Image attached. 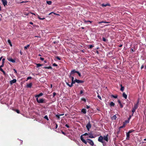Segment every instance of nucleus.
Wrapping results in <instances>:
<instances>
[{
  "label": "nucleus",
  "mask_w": 146,
  "mask_h": 146,
  "mask_svg": "<svg viewBox=\"0 0 146 146\" xmlns=\"http://www.w3.org/2000/svg\"><path fill=\"white\" fill-rule=\"evenodd\" d=\"M88 142L92 146H93L94 145V143L93 141L90 139H88Z\"/></svg>",
  "instance_id": "nucleus-6"
},
{
  "label": "nucleus",
  "mask_w": 146,
  "mask_h": 146,
  "mask_svg": "<svg viewBox=\"0 0 146 146\" xmlns=\"http://www.w3.org/2000/svg\"><path fill=\"white\" fill-rule=\"evenodd\" d=\"M4 66V64H3L2 63V65L0 66V67L2 68Z\"/></svg>",
  "instance_id": "nucleus-48"
},
{
  "label": "nucleus",
  "mask_w": 146,
  "mask_h": 146,
  "mask_svg": "<svg viewBox=\"0 0 146 146\" xmlns=\"http://www.w3.org/2000/svg\"><path fill=\"white\" fill-rule=\"evenodd\" d=\"M83 93V92L82 90H81L80 92V94H82Z\"/></svg>",
  "instance_id": "nucleus-52"
},
{
  "label": "nucleus",
  "mask_w": 146,
  "mask_h": 146,
  "mask_svg": "<svg viewBox=\"0 0 146 146\" xmlns=\"http://www.w3.org/2000/svg\"><path fill=\"white\" fill-rule=\"evenodd\" d=\"M5 59L4 58H3L2 59V63L3 64H4L5 63Z\"/></svg>",
  "instance_id": "nucleus-36"
},
{
  "label": "nucleus",
  "mask_w": 146,
  "mask_h": 146,
  "mask_svg": "<svg viewBox=\"0 0 146 146\" xmlns=\"http://www.w3.org/2000/svg\"><path fill=\"white\" fill-rule=\"evenodd\" d=\"M43 95V94L42 93H41L39 94L38 95H37L35 96V97L36 98H38V97H39L40 96H41Z\"/></svg>",
  "instance_id": "nucleus-13"
},
{
  "label": "nucleus",
  "mask_w": 146,
  "mask_h": 146,
  "mask_svg": "<svg viewBox=\"0 0 146 146\" xmlns=\"http://www.w3.org/2000/svg\"><path fill=\"white\" fill-rule=\"evenodd\" d=\"M44 118L45 119H46L47 121H48L49 120L48 117L47 115H45L44 117Z\"/></svg>",
  "instance_id": "nucleus-32"
},
{
  "label": "nucleus",
  "mask_w": 146,
  "mask_h": 146,
  "mask_svg": "<svg viewBox=\"0 0 146 146\" xmlns=\"http://www.w3.org/2000/svg\"><path fill=\"white\" fill-rule=\"evenodd\" d=\"M88 133H85L83 135H85H85H88Z\"/></svg>",
  "instance_id": "nucleus-61"
},
{
  "label": "nucleus",
  "mask_w": 146,
  "mask_h": 146,
  "mask_svg": "<svg viewBox=\"0 0 146 146\" xmlns=\"http://www.w3.org/2000/svg\"><path fill=\"white\" fill-rule=\"evenodd\" d=\"M0 70L1 72H2V71L3 70V69L2 68L0 67Z\"/></svg>",
  "instance_id": "nucleus-59"
},
{
  "label": "nucleus",
  "mask_w": 146,
  "mask_h": 146,
  "mask_svg": "<svg viewBox=\"0 0 146 146\" xmlns=\"http://www.w3.org/2000/svg\"><path fill=\"white\" fill-rule=\"evenodd\" d=\"M125 126V123H123V125L122 126H121L120 127H119V131L117 133H118L120 129L121 128H123Z\"/></svg>",
  "instance_id": "nucleus-16"
},
{
  "label": "nucleus",
  "mask_w": 146,
  "mask_h": 146,
  "mask_svg": "<svg viewBox=\"0 0 146 146\" xmlns=\"http://www.w3.org/2000/svg\"><path fill=\"white\" fill-rule=\"evenodd\" d=\"M75 82H76L75 81V80H74L72 81V82L71 83L70 85H69V86L70 87H71L72 86L73 84H74Z\"/></svg>",
  "instance_id": "nucleus-14"
},
{
  "label": "nucleus",
  "mask_w": 146,
  "mask_h": 146,
  "mask_svg": "<svg viewBox=\"0 0 146 146\" xmlns=\"http://www.w3.org/2000/svg\"><path fill=\"white\" fill-rule=\"evenodd\" d=\"M77 72H78V71H76L75 69H73L72 71H71V72L70 73V74L69 76V77H71V75L75 73H77Z\"/></svg>",
  "instance_id": "nucleus-5"
},
{
  "label": "nucleus",
  "mask_w": 146,
  "mask_h": 146,
  "mask_svg": "<svg viewBox=\"0 0 146 146\" xmlns=\"http://www.w3.org/2000/svg\"><path fill=\"white\" fill-rule=\"evenodd\" d=\"M40 59L41 60L43 61L44 60V58H43L40 57Z\"/></svg>",
  "instance_id": "nucleus-43"
},
{
  "label": "nucleus",
  "mask_w": 146,
  "mask_h": 146,
  "mask_svg": "<svg viewBox=\"0 0 146 146\" xmlns=\"http://www.w3.org/2000/svg\"><path fill=\"white\" fill-rule=\"evenodd\" d=\"M101 6L102 7H106L107 6H108L109 7L111 6L110 5L109 3H107L106 4H102L101 5Z\"/></svg>",
  "instance_id": "nucleus-12"
},
{
  "label": "nucleus",
  "mask_w": 146,
  "mask_h": 146,
  "mask_svg": "<svg viewBox=\"0 0 146 146\" xmlns=\"http://www.w3.org/2000/svg\"><path fill=\"white\" fill-rule=\"evenodd\" d=\"M36 100L37 102L39 103H44V100L43 98L38 99V98H36Z\"/></svg>",
  "instance_id": "nucleus-3"
},
{
  "label": "nucleus",
  "mask_w": 146,
  "mask_h": 146,
  "mask_svg": "<svg viewBox=\"0 0 146 146\" xmlns=\"http://www.w3.org/2000/svg\"><path fill=\"white\" fill-rule=\"evenodd\" d=\"M139 102V100H138L137 103L134 105L133 108L132 110V115H133L135 111L136 110L137 108Z\"/></svg>",
  "instance_id": "nucleus-2"
},
{
  "label": "nucleus",
  "mask_w": 146,
  "mask_h": 146,
  "mask_svg": "<svg viewBox=\"0 0 146 146\" xmlns=\"http://www.w3.org/2000/svg\"><path fill=\"white\" fill-rule=\"evenodd\" d=\"M134 131V130H133V129H131L130 130H129L127 133H129L130 134V133H132V132Z\"/></svg>",
  "instance_id": "nucleus-34"
},
{
  "label": "nucleus",
  "mask_w": 146,
  "mask_h": 146,
  "mask_svg": "<svg viewBox=\"0 0 146 146\" xmlns=\"http://www.w3.org/2000/svg\"><path fill=\"white\" fill-rule=\"evenodd\" d=\"M8 42L10 46H12V45L11 40L9 39L8 40Z\"/></svg>",
  "instance_id": "nucleus-26"
},
{
  "label": "nucleus",
  "mask_w": 146,
  "mask_h": 146,
  "mask_svg": "<svg viewBox=\"0 0 146 146\" xmlns=\"http://www.w3.org/2000/svg\"><path fill=\"white\" fill-rule=\"evenodd\" d=\"M90 108V107L89 106H88L87 105L86 106V108L87 109H89Z\"/></svg>",
  "instance_id": "nucleus-58"
},
{
  "label": "nucleus",
  "mask_w": 146,
  "mask_h": 146,
  "mask_svg": "<svg viewBox=\"0 0 146 146\" xmlns=\"http://www.w3.org/2000/svg\"><path fill=\"white\" fill-rule=\"evenodd\" d=\"M7 60L13 63H15V60L12 59L11 58H7Z\"/></svg>",
  "instance_id": "nucleus-8"
},
{
  "label": "nucleus",
  "mask_w": 146,
  "mask_h": 146,
  "mask_svg": "<svg viewBox=\"0 0 146 146\" xmlns=\"http://www.w3.org/2000/svg\"><path fill=\"white\" fill-rule=\"evenodd\" d=\"M81 111L84 114H86V109H82Z\"/></svg>",
  "instance_id": "nucleus-18"
},
{
  "label": "nucleus",
  "mask_w": 146,
  "mask_h": 146,
  "mask_svg": "<svg viewBox=\"0 0 146 146\" xmlns=\"http://www.w3.org/2000/svg\"><path fill=\"white\" fill-rule=\"evenodd\" d=\"M120 105L121 108H122L123 107V106L122 104H120Z\"/></svg>",
  "instance_id": "nucleus-60"
},
{
  "label": "nucleus",
  "mask_w": 146,
  "mask_h": 146,
  "mask_svg": "<svg viewBox=\"0 0 146 146\" xmlns=\"http://www.w3.org/2000/svg\"><path fill=\"white\" fill-rule=\"evenodd\" d=\"M32 83H30L27 84V88H31L32 86Z\"/></svg>",
  "instance_id": "nucleus-17"
},
{
  "label": "nucleus",
  "mask_w": 146,
  "mask_h": 146,
  "mask_svg": "<svg viewBox=\"0 0 146 146\" xmlns=\"http://www.w3.org/2000/svg\"><path fill=\"white\" fill-rule=\"evenodd\" d=\"M44 68L45 69H52V67L51 66H49V67H44Z\"/></svg>",
  "instance_id": "nucleus-24"
},
{
  "label": "nucleus",
  "mask_w": 146,
  "mask_h": 146,
  "mask_svg": "<svg viewBox=\"0 0 146 146\" xmlns=\"http://www.w3.org/2000/svg\"><path fill=\"white\" fill-rule=\"evenodd\" d=\"M91 127V125L90 123V121H89L88 123L86 125V127L87 130L89 131Z\"/></svg>",
  "instance_id": "nucleus-4"
},
{
  "label": "nucleus",
  "mask_w": 146,
  "mask_h": 146,
  "mask_svg": "<svg viewBox=\"0 0 146 146\" xmlns=\"http://www.w3.org/2000/svg\"><path fill=\"white\" fill-rule=\"evenodd\" d=\"M29 13H31V14H32V15H36V14L35 13H32L31 12H29Z\"/></svg>",
  "instance_id": "nucleus-53"
},
{
  "label": "nucleus",
  "mask_w": 146,
  "mask_h": 146,
  "mask_svg": "<svg viewBox=\"0 0 146 146\" xmlns=\"http://www.w3.org/2000/svg\"><path fill=\"white\" fill-rule=\"evenodd\" d=\"M56 93L55 92H54L53 93V97H54L56 95Z\"/></svg>",
  "instance_id": "nucleus-44"
},
{
  "label": "nucleus",
  "mask_w": 146,
  "mask_h": 146,
  "mask_svg": "<svg viewBox=\"0 0 146 146\" xmlns=\"http://www.w3.org/2000/svg\"><path fill=\"white\" fill-rule=\"evenodd\" d=\"M126 139L129 140V134L127 132L126 133Z\"/></svg>",
  "instance_id": "nucleus-19"
},
{
  "label": "nucleus",
  "mask_w": 146,
  "mask_h": 146,
  "mask_svg": "<svg viewBox=\"0 0 146 146\" xmlns=\"http://www.w3.org/2000/svg\"><path fill=\"white\" fill-rule=\"evenodd\" d=\"M108 135H107L106 136H104V137L102 136H100L98 137V141L102 143H103L104 142V140L108 142Z\"/></svg>",
  "instance_id": "nucleus-1"
},
{
  "label": "nucleus",
  "mask_w": 146,
  "mask_h": 146,
  "mask_svg": "<svg viewBox=\"0 0 146 146\" xmlns=\"http://www.w3.org/2000/svg\"><path fill=\"white\" fill-rule=\"evenodd\" d=\"M29 24H31V25H33V23L32 22H29Z\"/></svg>",
  "instance_id": "nucleus-64"
},
{
  "label": "nucleus",
  "mask_w": 146,
  "mask_h": 146,
  "mask_svg": "<svg viewBox=\"0 0 146 146\" xmlns=\"http://www.w3.org/2000/svg\"><path fill=\"white\" fill-rule=\"evenodd\" d=\"M17 80L16 79H13L10 81V84L11 85L12 84H13L15 83L16 82Z\"/></svg>",
  "instance_id": "nucleus-11"
},
{
  "label": "nucleus",
  "mask_w": 146,
  "mask_h": 146,
  "mask_svg": "<svg viewBox=\"0 0 146 146\" xmlns=\"http://www.w3.org/2000/svg\"><path fill=\"white\" fill-rule=\"evenodd\" d=\"M61 132L62 133V134H64V132L63 131V129H61Z\"/></svg>",
  "instance_id": "nucleus-54"
},
{
  "label": "nucleus",
  "mask_w": 146,
  "mask_h": 146,
  "mask_svg": "<svg viewBox=\"0 0 146 146\" xmlns=\"http://www.w3.org/2000/svg\"><path fill=\"white\" fill-rule=\"evenodd\" d=\"M83 135H82L80 136V139L85 144H86L87 143V141L84 140L83 137Z\"/></svg>",
  "instance_id": "nucleus-7"
},
{
  "label": "nucleus",
  "mask_w": 146,
  "mask_h": 146,
  "mask_svg": "<svg viewBox=\"0 0 146 146\" xmlns=\"http://www.w3.org/2000/svg\"><path fill=\"white\" fill-rule=\"evenodd\" d=\"M47 3L49 5H50L52 4V2L50 1H46Z\"/></svg>",
  "instance_id": "nucleus-31"
},
{
  "label": "nucleus",
  "mask_w": 146,
  "mask_h": 146,
  "mask_svg": "<svg viewBox=\"0 0 146 146\" xmlns=\"http://www.w3.org/2000/svg\"><path fill=\"white\" fill-rule=\"evenodd\" d=\"M81 100L82 101H84L85 102H86V100L84 98H82L81 99Z\"/></svg>",
  "instance_id": "nucleus-39"
},
{
  "label": "nucleus",
  "mask_w": 146,
  "mask_h": 146,
  "mask_svg": "<svg viewBox=\"0 0 146 146\" xmlns=\"http://www.w3.org/2000/svg\"><path fill=\"white\" fill-rule=\"evenodd\" d=\"M102 40L104 41H106V39L104 37H103L102 38Z\"/></svg>",
  "instance_id": "nucleus-42"
},
{
  "label": "nucleus",
  "mask_w": 146,
  "mask_h": 146,
  "mask_svg": "<svg viewBox=\"0 0 146 146\" xmlns=\"http://www.w3.org/2000/svg\"><path fill=\"white\" fill-rule=\"evenodd\" d=\"M37 17H38V18L40 19V20H44V19H45V18L44 17H42V18H41L40 17V16L38 15L37 14Z\"/></svg>",
  "instance_id": "nucleus-21"
},
{
  "label": "nucleus",
  "mask_w": 146,
  "mask_h": 146,
  "mask_svg": "<svg viewBox=\"0 0 146 146\" xmlns=\"http://www.w3.org/2000/svg\"><path fill=\"white\" fill-rule=\"evenodd\" d=\"M32 78V77H31V76H29L28 77H27V80H29V79H31Z\"/></svg>",
  "instance_id": "nucleus-41"
},
{
  "label": "nucleus",
  "mask_w": 146,
  "mask_h": 146,
  "mask_svg": "<svg viewBox=\"0 0 146 146\" xmlns=\"http://www.w3.org/2000/svg\"><path fill=\"white\" fill-rule=\"evenodd\" d=\"M30 46L29 44L27 45V46L24 47V49L26 50Z\"/></svg>",
  "instance_id": "nucleus-29"
},
{
  "label": "nucleus",
  "mask_w": 146,
  "mask_h": 146,
  "mask_svg": "<svg viewBox=\"0 0 146 146\" xmlns=\"http://www.w3.org/2000/svg\"><path fill=\"white\" fill-rule=\"evenodd\" d=\"M89 48L90 49H91L94 47V46L92 44H90L89 45Z\"/></svg>",
  "instance_id": "nucleus-33"
},
{
  "label": "nucleus",
  "mask_w": 146,
  "mask_h": 146,
  "mask_svg": "<svg viewBox=\"0 0 146 146\" xmlns=\"http://www.w3.org/2000/svg\"><path fill=\"white\" fill-rule=\"evenodd\" d=\"M2 72H3V73L4 75H5L6 74V73H5V71H4L3 70Z\"/></svg>",
  "instance_id": "nucleus-56"
},
{
  "label": "nucleus",
  "mask_w": 146,
  "mask_h": 146,
  "mask_svg": "<svg viewBox=\"0 0 146 146\" xmlns=\"http://www.w3.org/2000/svg\"><path fill=\"white\" fill-rule=\"evenodd\" d=\"M110 107L114 106L115 104L113 102H110Z\"/></svg>",
  "instance_id": "nucleus-22"
},
{
  "label": "nucleus",
  "mask_w": 146,
  "mask_h": 146,
  "mask_svg": "<svg viewBox=\"0 0 146 146\" xmlns=\"http://www.w3.org/2000/svg\"><path fill=\"white\" fill-rule=\"evenodd\" d=\"M125 122L126 123H129V120H126L125 121Z\"/></svg>",
  "instance_id": "nucleus-46"
},
{
  "label": "nucleus",
  "mask_w": 146,
  "mask_h": 146,
  "mask_svg": "<svg viewBox=\"0 0 146 146\" xmlns=\"http://www.w3.org/2000/svg\"><path fill=\"white\" fill-rule=\"evenodd\" d=\"M123 96L125 99H127V95L125 94V92H123Z\"/></svg>",
  "instance_id": "nucleus-15"
},
{
  "label": "nucleus",
  "mask_w": 146,
  "mask_h": 146,
  "mask_svg": "<svg viewBox=\"0 0 146 146\" xmlns=\"http://www.w3.org/2000/svg\"><path fill=\"white\" fill-rule=\"evenodd\" d=\"M98 97L101 100H102V98H101V97L99 95H98Z\"/></svg>",
  "instance_id": "nucleus-47"
},
{
  "label": "nucleus",
  "mask_w": 146,
  "mask_h": 146,
  "mask_svg": "<svg viewBox=\"0 0 146 146\" xmlns=\"http://www.w3.org/2000/svg\"><path fill=\"white\" fill-rule=\"evenodd\" d=\"M109 23L110 22H106V21H101V22H99L98 23V24H100V23Z\"/></svg>",
  "instance_id": "nucleus-27"
},
{
  "label": "nucleus",
  "mask_w": 146,
  "mask_h": 146,
  "mask_svg": "<svg viewBox=\"0 0 146 146\" xmlns=\"http://www.w3.org/2000/svg\"><path fill=\"white\" fill-rule=\"evenodd\" d=\"M121 88H120V90L121 91L123 92L124 90V87L122 86L121 84Z\"/></svg>",
  "instance_id": "nucleus-25"
},
{
  "label": "nucleus",
  "mask_w": 146,
  "mask_h": 146,
  "mask_svg": "<svg viewBox=\"0 0 146 146\" xmlns=\"http://www.w3.org/2000/svg\"><path fill=\"white\" fill-rule=\"evenodd\" d=\"M14 110L15 111L18 113H20V111L18 110L15 109V110Z\"/></svg>",
  "instance_id": "nucleus-30"
},
{
  "label": "nucleus",
  "mask_w": 146,
  "mask_h": 146,
  "mask_svg": "<svg viewBox=\"0 0 146 146\" xmlns=\"http://www.w3.org/2000/svg\"><path fill=\"white\" fill-rule=\"evenodd\" d=\"M74 76V75H73V76H72V75H71V77H70V78H72V79H71L72 81L74 80V77H73Z\"/></svg>",
  "instance_id": "nucleus-37"
},
{
  "label": "nucleus",
  "mask_w": 146,
  "mask_h": 146,
  "mask_svg": "<svg viewBox=\"0 0 146 146\" xmlns=\"http://www.w3.org/2000/svg\"><path fill=\"white\" fill-rule=\"evenodd\" d=\"M78 74V76H80V77H81V74L78 71V72H77V73Z\"/></svg>",
  "instance_id": "nucleus-40"
},
{
  "label": "nucleus",
  "mask_w": 146,
  "mask_h": 146,
  "mask_svg": "<svg viewBox=\"0 0 146 146\" xmlns=\"http://www.w3.org/2000/svg\"><path fill=\"white\" fill-rule=\"evenodd\" d=\"M36 67L38 68L40 66H43V64H40L39 63L36 64Z\"/></svg>",
  "instance_id": "nucleus-20"
},
{
  "label": "nucleus",
  "mask_w": 146,
  "mask_h": 146,
  "mask_svg": "<svg viewBox=\"0 0 146 146\" xmlns=\"http://www.w3.org/2000/svg\"><path fill=\"white\" fill-rule=\"evenodd\" d=\"M4 6L7 5V2L6 0H1Z\"/></svg>",
  "instance_id": "nucleus-9"
},
{
  "label": "nucleus",
  "mask_w": 146,
  "mask_h": 146,
  "mask_svg": "<svg viewBox=\"0 0 146 146\" xmlns=\"http://www.w3.org/2000/svg\"><path fill=\"white\" fill-rule=\"evenodd\" d=\"M111 96L114 98H117V95H115V96H114V95H111Z\"/></svg>",
  "instance_id": "nucleus-35"
},
{
  "label": "nucleus",
  "mask_w": 146,
  "mask_h": 146,
  "mask_svg": "<svg viewBox=\"0 0 146 146\" xmlns=\"http://www.w3.org/2000/svg\"><path fill=\"white\" fill-rule=\"evenodd\" d=\"M65 126L67 128H69L70 127L67 124H66Z\"/></svg>",
  "instance_id": "nucleus-57"
},
{
  "label": "nucleus",
  "mask_w": 146,
  "mask_h": 146,
  "mask_svg": "<svg viewBox=\"0 0 146 146\" xmlns=\"http://www.w3.org/2000/svg\"><path fill=\"white\" fill-rule=\"evenodd\" d=\"M123 46L122 44H120L119 45V47H121Z\"/></svg>",
  "instance_id": "nucleus-62"
},
{
  "label": "nucleus",
  "mask_w": 146,
  "mask_h": 146,
  "mask_svg": "<svg viewBox=\"0 0 146 146\" xmlns=\"http://www.w3.org/2000/svg\"><path fill=\"white\" fill-rule=\"evenodd\" d=\"M75 81L76 82L78 83H83L84 82V81L78 80L76 79H75Z\"/></svg>",
  "instance_id": "nucleus-10"
},
{
  "label": "nucleus",
  "mask_w": 146,
  "mask_h": 146,
  "mask_svg": "<svg viewBox=\"0 0 146 146\" xmlns=\"http://www.w3.org/2000/svg\"><path fill=\"white\" fill-rule=\"evenodd\" d=\"M117 118V117L115 115H113L111 119L113 120H115L116 119V118Z\"/></svg>",
  "instance_id": "nucleus-23"
},
{
  "label": "nucleus",
  "mask_w": 146,
  "mask_h": 146,
  "mask_svg": "<svg viewBox=\"0 0 146 146\" xmlns=\"http://www.w3.org/2000/svg\"><path fill=\"white\" fill-rule=\"evenodd\" d=\"M118 102L119 103V104H121V102L119 100H118Z\"/></svg>",
  "instance_id": "nucleus-49"
},
{
  "label": "nucleus",
  "mask_w": 146,
  "mask_h": 146,
  "mask_svg": "<svg viewBox=\"0 0 146 146\" xmlns=\"http://www.w3.org/2000/svg\"><path fill=\"white\" fill-rule=\"evenodd\" d=\"M83 21L85 23H87L88 22H90V23H91L92 22V21H86L84 19Z\"/></svg>",
  "instance_id": "nucleus-28"
},
{
  "label": "nucleus",
  "mask_w": 146,
  "mask_h": 146,
  "mask_svg": "<svg viewBox=\"0 0 146 146\" xmlns=\"http://www.w3.org/2000/svg\"><path fill=\"white\" fill-rule=\"evenodd\" d=\"M53 66H57V65L56 63H54L53 64Z\"/></svg>",
  "instance_id": "nucleus-51"
},
{
  "label": "nucleus",
  "mask_w": 146,
  "mask_h": 146,
  "mask_svg": "<svg viewBox=\"0 0 146 146\" xmlns=\"http://www.w3.org/2000/svg\"><path fill=\"white\" fill-rule=\"evenodd\" d=\"M103 144V146H106V144L105 143H104V142L103 143H102Z\"/></svg>",
  "instance_id": "nucleus-55"
},
{
  "label": "nucleus",
  "mask_w": 146,
  "mask_h": 146,
  "mask_svg": "<svg viewBox=\"0 0 146 146\" xmlns=\"http://www.w3.org/2000/svg\"><path fill=\"white\" fill-rule=\"evenodd\" d=\"M56 58H57V59H58V60H60V59H61L60 58V57H59V56H57L56 57Z\"/></svg>",
  "instance_id": "nucleus-45"
},
{
  "label": "nucleus",
  "mask_w": 146,
  "mask_h": 146,
  "mask_svg": "<svg viewBox=\"0 0 146 146\" xmlns=\"http://www.w3.org/2000/svg\"><path fill=\"white\" fill-rule=\"evenodd\" d=\"M60 115H56V116L59 119L60 118Z\"/></svg>",
  "instance_id": "nucleus-50"
},
{
  "label": "nucleus",
  "mask_w": 146,
  "mask_h": 146,
  "mask_svg": "<svg viewBox=\"0 0 146 146\" xmlns=\"http://www.w3.org/2000/svg\"><path fill=\"white\" fill-rule=\"evenodd\" d=\"M89 137L90 138H94V137L92 135H91L90 136H89Z\"/></svg>",
  "instance_id": "nucleus-38"
},
{
  "label": "nucleus",
  "mask_w": 146,
  "mask_h": 146,
  "mask_svg": "<svg viewBox=\"0 0 146 146\" xmlns=\"http://www.w3.org/2000/svg\"><path fill=\"white\" fill-rule=\"evenodd\" d=\"M14 70L15 71V73H17V71H16V70L15 69H14Z\"/></svg>",
  "instance_id": "nucleus-63"
}]
</instances>
